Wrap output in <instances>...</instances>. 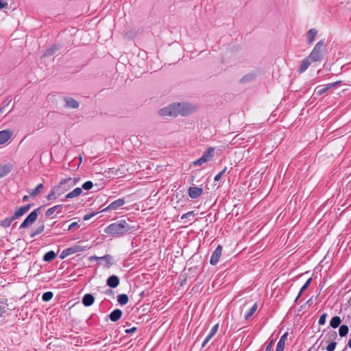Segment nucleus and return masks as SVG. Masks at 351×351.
I'll return each mask as SVG.
<instances>
[{
  "mask_svg": "<svg viewBox=\"0 0 351 351\" xmlns=\"http://www.w3.org/2000/svg\"><path fill=\"white\" fill-rule=\"evenodd\" d=\"M324 40H321L316 43L308 57L302 61L298 70L299 73H302L304 72L313 62H319L322 60L323 47H324Z\"/></svg>",
  "mask_w": 351,
  "mask_h": 351,
  "instance_id": "f257e3e1",
  "label": "nucleus"
},
{
  "mask_svg": "<svg viewBox=\"0 0 351 351\" xmlns=\"http://www.w3.org/2000/svg\"><path fill=\"white\" fill-rule=\"evenodd\" d=\"M131 230V226L125 219H121L108 225L104 229V232L110 236L119 237L130 232Z\"/></svg>",
  "mask_w": 351,
  "mask_h": 351,
  "instance_id": "f03ea898",
  "label": "nucleus"
},
{
  "mask_svg": "<svg viewBox=\"0 0 351 351\" xmlns=\"http://www.w3.org/2000/svg\"><path fill=\"white\" fill-rule=\"evenodd\" d=\"M80 181L79 177L69 178L62 180L59 185L53 188L51 193L49 194L48 199H53L62 194L64 191L68 189L75 186Z\"/></svg>",
  "mask_w": 351,
  "mask_h": 351,
  "instance_id": "7ed1b4c3",
  "label": "nucleus"
},
{
  "mask_svg": "<svg viewBox=\"0 0 351 351\" xmlns=\"http://www.w3.org/2000/svg\"><path fill=\"white\" fill-rule=\"evenodd\" d=\"M215 149L210 147L206 149L202 154V156L191 162V166H202L210 161L215 156Z\"/></svg>",
  "mask_w": 351,
  "mask_h": 351,
  "instance_id": "20e7f679",
  "label": "nucleus"
},
{
  "mask_svg": "<svg viewBox=\"0 0 351 351\" xmlns=\"http://www.w3.org/2000/svg\"><path fill=\"white\" fill-rule=\"evenodd\" d=\"M177 116H187L195 111V107L186 102L176 103Z\"/></svg>",
  "mask_w": 351,
  "mask_h": 351,
  "instance_id": "39448f33",
  "label": "nucleus"
},
{
  "mask_svg": "<svg viewBox=\"0 0 351 351\" xmlns=\"http://www.w3.org/2000/svg\"><path fill=\"white\" fill-rule=\"evenodd\" d=\"M176 103L171 104L158 110V114L162 117H172L177 116Z\"/></svg>",
  "mask_w": 351,
  "mask_h": 351,
  "instance_id": "423d86ee",
  "label": "nucleus"
},
{
  "mask_svg": "<svg viewBox=\"0 0 351 351\" xmlns=\"http://www.w3.org/2000/svg\"><path fill=\"white\" fill-rule=\"evenodd\" d=\"M41 209V207L32 211L21 224L19 228H26L31 224H32L38 217V211Z\"/></svg>",
  "mask_w": 351,
  "mask_h": 351,
  "instance_id": "0eeeda50",
  "label": "nucleus"
},
{
  "mask_svg": "<svg viewBox=\"0 0 351 351\" xmlns=\"http://www.w3.org/2000/svg\"><path fill=\"white\" fill-rule=\"evenodd\" d=\"M11 308H9L8 300L4 296H0V317L5 316V314H10Z\"/></svg>",
  "mask_w": 351,
  "mask_h": 351,
  "instance_id": "6e6552de",
  "label": "nucleus"
},
{
  "mask_svg": "<svg viewBox=\"0 0 351 351\" xmlns=\"http://www.w3.org/2000/svg\"><path fill=\"white\" fill-rule=\"evenodd\" d=\"M339 83V82H336L328 84L326 85L318 86L315 88L314 94L316 96H319V95L324 94V93H326L328 89L337 85Z\"/></svg>",
  "mask_w": 351,
  "mask_h": 351,
  "instance_id": "1a4fd4ad",
  "label": "nucleus"
},
{
  "mask_svg": "<svg viewBox=\"0 0 351 351\" xmlns=\"http://www.w3.org/2000/svg\"><path fill=\"white\" fill-rule=\"evenodd\" d=\"M221 254H222V247L219 245L212 254V256L210 259V263L212 265H217V263L219 261Z\"/></svg>",
  "mask_w": 351,
  "mask_h": 351,
  "instance_id": "9d476101",
  "label": "nucleus"
},
{
  "mask_svg": "<svg viewBox=\"0 0 351 351\" xmlns=\"http://www.w3.org/2000/svg\"><path fill=\"white\" fill-rule=\"evenodd\" d=\"M64 107L67 108L76 109L79 107V102L70 97H65L64 98Z\"/></svg>",
  "mask_w": 351,
  "mask_h": 351,
  "instance_id": "9b49d317",
  "label": "nucleus"
},
{
  "mask_svg": "<svg viewBox=\"0 0 351 351\" xmlns=\"http://www.w3.org/2000/svg\"><path fill=\"white\" fill-rule=\"evenodd\" d=\"M125 204V200L123 199H118L114 202H112L110 204H109L106 208L102 210V212H105L109 210H117L119 208L123 206Z\"/></svg>",
  "mask_w": 351,
  "mask_h": 351,
  "instance_id": "f8f14e48",
  "label": "nucleus"
},
{
  "mask_svg": "<svg viewBox=\"0 0 351 351\" xmlns=\"http://www.w3.org/2000/svg\"><path fill=\"white\" fill-rule=\"evenodd\" d=\"M12 136V132L10 130H4L0 131V145H3L8 141Z\"/></svg>",
  "mask_w": 351,
  "mask_h": 351,
  "instance_id": "ddd939ff",
  "label": "nucleus"
},
{
  "mask_svg": "<svg viewBox=\"0 0 351 351\" xmlns=\"http://www.w3.org/2000/svg\"><path fill=\"white\" fill-rule=\"evenodd\" d=\"M203 193L202 188L192 186L189 189V195L191 198L196 199L199 197Z\"/></svg>",
  "mask_w": 351,
  "mask_h": 351,
  "instance_id": "4468645a",
  "label": "nucleus"
},
{
  "mask_svg": "<svg viewBox=\"0 0 351 351\" xmlns=\"http://www.w3.org/2000/svg\"><path fill=\"white\" fill-rule=\"evenodd\" d=\"M33 204H28L27 205L23 206L18 209L16 210L14 214V218H19L23 216L25 213H26L32 207Z\"/></svg>",
  "mask_w": 351,
  "mask_h": 351,
  "instance_id": "2eb2a0df",
  "label": "nucleus"
},
{
  "mask_svg": "<svg viewBox=\"0 0 351 351\" xmlns=\"http://www.w3.org/2000/svg\"><path fill=\"white\" fill-rule=\"evenodd\" d=\"M317 30L315 28L310 29L306 33V43L308 45L312 44L317 35Z\"/></svg>",
  "mask_w": 351,
  "mask_h": 351,
  "instance_id": "dca6fc26",
  "label": "nucleus"
},
{
  "mask_svg": "<svg viewBox=\"0 0 351 351\" xmlns=\"http://www.w3.org/2000/svg\"><path fill=\"white\" fill-rule=\"evenodd\" d=\"M218 328H219V324H215L212 328V329L210 331L209 334L208 335V336L204 340V341L202 343V347H204L208 343V341L211 339V338L215 336V335L217 333V332L218 330Z\"/></svg>",
  "mask_w": 351,
  "mask_h": 351,
  "instance_id": "f3484780",
  "label": "nucleus"
},
{
  "mask_svg": "<svg viewBox=\"0 0 351 351\" xmlns=\"http://www.w3.org/2000/svg\"><path fill=\"white\" fill-rule=\"evenodd\" d=\"M11 164L0 165V178L8 175L12 169Z\"/></svg>",
  "mask_w": 351,
  "mask_h": 351,
  "instance_id": "a211bd4d",
  "label": "nucleus"
},
{
  "mask_svg": "<svg viewBox=\"0 0 351 351\" xmlns=\"http://www.w3.org/2000/svg\"><path fill=\"white\" fill-rule=\"evenodd\" d=\"M78 248H79L78 247H69V248L64 250L61 252V254L60 255V258L61 259H63L65 257L68 256L69 255L73 254L78 252Z\"/></svg>",
  "mask_w": 351,
  "mask_h": 351,
  "instance_id": "6ab92c4d",
  "label": "nucleus"
},
{
  "mask_svg": "<svg viewBox=\"0 0 351 351\" xmlns=\"http://www.w3.org/2000/svg\"><path fill=\"white\" fill-rule=\"evenodd\" d=\"M119 284V279L117 276H111L107 280V285L111 288L117 287Z\"/></svg>",
  "mask_w": 351,
  "mask_h": 351,
  "instance_id": "aec40b11",
  "label": "nucleus"
},
{
  "mask_svg": "<svg viewBox=\"0 0 351 351\" xmlns=\"http://www.w3.org/2000/svg\"><path fill=\"white\" fill-rule=\"evenodd\" d=\"M288 336V333L285 332L282 336L280 337V341L278 342L277 346H276V351H283L285 348V341L287 340Z\"/></svg>",
  "mask_w": 351,
  "mask_h": 351,
  "instance_id": "412c9836",
  "label": "nucleus"
},
{
  "mask_svg": "<svg viewBox=\"0 0 351 351\" xmlns=\"http://www.w3.org/2000/svg\"><path fill=\"white\" fill-rule=\"evenodd\" d=\"M95 298L91 294H86L82 298V303L86 306H91L94 302Z\"/></svg>",
  "mask_w": 351,
  "mask_h": 351,
  "instance_id": "4be33fe9",
  "label": "nucleus"
},
{
  "mask_svg": "<svg viewBox=\"0 0 351 351\" xmlns=\"http://www.w3.org/2000/svg\"><path fill=\"white\" fill-rule=\"evenodd\" d=\"M82 193V188L77 187L73 189L70 193H67L66 195V197L68 199L74 198L76 197L80 196Z\"/></svg>",
  "mask_w": 351,
  "mask_h": 351,
  "instance_id": "5701e85b",
  "label": "nucleus"
},
{
  "mask_svg": "<svg viewBox=\"0 0 351 351\" xmlns=\"http://www.w3.org/2000/svg\"><path fill=\"white\" fill-rule=\"evenodd\" d=\"M121 315H122V312L121 310H119V309L114 310L110 314V319L112 322H116L121 318Z\"/></svg>",
  "mask_w": 351,
  "mask_h": 351,
  "instance_id": "b1692460",
  "label": "nucleus"
},
{
  "mask_svg": "<svg viewBox=\"0 0 351 351\" xmlns=\"http://www.w3.org/2000/svg\"><path fill=\"white\" fill-rule=\"evenodd\" d=\"M15 219H16L14 218V215H13L12 217L5 218L3 220H2L1 221L0 224L3 228H8L11 225L12 222L13 221H14Z\"/></svg>",
  "mask_w": 351,
  "mask_h": 351,
  "instance_id": "393cba45",
  "label": "nucleus"
},
{
  "mask_svg": "<svg viewBox=\"0 0 351 351\" xmlns=\"http://www.w3.org/2000/svg\"><path fill=\"white\" fill-rule=\"evenodd\" d=\"M340 324L341 319L339 317L337 316L333 317L330 322V325L333 328H337Z\"/></svg>",
  "mask_w": 351,
  "mask_h": 351,
  "instance_id": "a878e982",
  "label": "nucleus"
},
{
  "mask_svg": "<svg viewBox=\"0 0 351 351\" xmlns=\"http://www.w3.org/2000/svg\"><path fill=\"white\" fill-rule=\"evenodd\" d=\"M117 301L121 305H125L128 302V297L126 294H120L117 297Z\"/></svg>",
  "mask_w": 351,
  "mask_h": 351,
  "instance_id": "bb28decb",
  "label": "nucleus"
},
{
  "mask_svg": "<svg viewBox=\"0 0 351 351\" xmlns=\"http://www.w3.org/2000/svg\"><path fill=\"white\" fill-rule=\"evenodd\" d=\"M95 258L103 260L108 265H110L112 264V258L110 255H106L101 257H95Z\"/></svg>",
  "mask_w": 351,
  "mask_h": 351,
  "instance_id": "cd10ccee",
  "label": "nucleus"
},
{
  "mask_svg": "<svg viewBox=\"0 0 351 351\" xmlns=\"http://www.w3.org/2000/svg\"><path fill=\"white\" fill-rule=\"evenodd\" d=\"M348 327L346 325H341L339 329V334L341 337H344L348 334Z\"/></svg>",
  "mask_w": 351,
  "mask_h": 351,
  "instance_id": "c85d7f7f",
  "label": "nucleus"
},
{
  "mask_svg": "<svg viewBox=\"0 0 351 351\" xmlns=\"http://www.w3.org/2000/svg\"><path fill=\"white\" fill-rule=\"evenodd\" d=\"M311 281H312L311 278H310L307 280V281L305 282V284L300 289V291L299 292L298 297L296 298V300H298V298L301 295V294L308 288V287L311 284Z\"/></svg>",
  "mask_w": 351,
  "mask_h": 351,
  "instance_id": "c756f323",
  "label": "nucleus"
},
{
  "mask_svg": "<svg viewBox=\"0 0 351 351\" xmlns=\"http://www.w3.org/2000/svg\"><path fill=\"white\" fill-rule=\"evenodd\" d=\"M56 256V254L53 251H49L45 253V261H50L53 260Z\"/></svg>",
  "mask_w": 351,
  "mask_h": 351,
  "instance_id": "7c9ffc66",
  "label": "nucleus"
},
{
  "mask_svg": "<svg viewBox=\"0 0 351 351\" xmlns=\"http://www.w3.org/2000/svg\"><path fill=\"white\" fill-rule=\"evenodd\" d=\"M43 230H44V225L40 226L39 227H38L36 228V230H34V232H32V234H30V237L32 238H34L36 235L40 234Z\"/></svg>",
  "mask_w": 351,
  "mask_h": 351,
  "instance_id": "2f4dec72",
  "label": "nucleus"
},
{
  "mask_svg": "<svg viewBox=\"0 0 351 351\" xmlns=\"http://www.w3.org/2000/svg\"><path fill=\"white\" fill-rule=\"evenodd\" d=\"M257 309V304H254L252 307L250 308V312L248 313H247L246 315H245V318L246 319H247L248 318H250L254 313L255 311H256Z\"/></svg>",
  "mask_w": 351,
  "mask_h": 351,
  "instance_id": "473e14b6",
  "label": "nucleus"
},
{
  "mask_svg": "<svg viewBox=\"0 0 351 351\" xmlns=\"http://www.w3.org/2000/svg\"><path fill=\"white\" fill-rule=\"evenodd\" d=\"M43 184H38L34 189H33L30 192L31 195L36 196L40 191V190L43 188Z\"/></svg>",
  "mask_w": 351,
  "mask_h": 351,
  "instance_id": "72a5a7b5",
  "label": "nucleus"
},
{
  "mask_svg": "<svg viewBox=\"0 0 351 351\" xmlns=\"http://www.w3.org/2000/svg\"><path fill=\"white\" fill-rule=\"evenodd\" d=\"M93 186V182L90 181H87L82 184V189H83L84 190L88 191V190L91 189Z\"/></svg>",
  "mask_w": 351,
  "mask_h": 351,
  "instance_id": "f704fd0d",
  "label": "nucleus"
},
{
  "mask_svg": "<svg viewBox=\"0 0 351 351\" xmlns=\"http://www.w3.org/2000/svg\"><path fill=\"white\" fill-rule=\"evenodd\" d=\"M226 170H227V168L225 167L221 171H220L219 173H217L214 178L215 181H216V182L219 181L221 178V177L224 175Z\"/></svg>",
  "mask_w": 351,
  "mask_h": 351,
  "instance_id": "c9c22d12",
  "label": "nucleus"
},
{
  "mask_svg": "<svg viewBox=\"0 0 351 351\" xmlns=\"http://www.w3.org/2000/svg\"><path fill=\"white\" fill-rule=\"evenodd\" d=\"M336 348V343L331 342L330 343L326 348L327 351H333Z\"/></svg>",
  "mask_w": 351,
  "mask_h": 351,
  "instance_id": "e433bc0d",
  "label": "nucleus"
},
{
  "mask_svg": "<svg viewBox=\"0 0 351 351\" xmlns=\"http://www.w3.org/2000/svg\"><path fill=\"white\" fill-rule=\"evenodd\" d=\"M97 214V213H90V214H86V215H85L84 216L83 219L84 221H88V220L90 219L96 215Z\"/></svg>",
  "mask_w": 351,
  "mask_h": 351,
  "instance_id": "4c0bfd02",
  "label": "nucleus"
},
{
  "mask_svg": "<svg viewBox=\"0 0 351 351\" xmlns=\"http://www.w3.org/2000/svg\"><path fill=\"white\" fill-rule=\"evenodd\" d=\"M326 314H323L322 315H321L319 319V324L320 325H324L326 323Z\"/></svg>",
  "mask_w": 351,
  "mask_h": 351,
  "instance_id": "58836bf2",
  "label": "nucleus"
},
{
  "mask_svg": "<svg viewBox=\"0 0 351 351\" xmlns=\"http://www.w3.org/2000/svg\"><path fill=\"white\" fill-rule=\"evenodd\" d=\"M58 208V206H53V207H52V208H51L48 209V210H47V212L45 213V214H46L47 215H51L54 213V211H55Z\"/></svg>",
  "mask_w": 351,
  "mask_h": 351,
  "instance_id": "ea45409f",
  "label": "nucleus"
},
{
  "mask_svg": "<svg viewBox=\"0 0 351 351\" xmlns=\"http://www.w3.org/2000/svg\"><path fill=\"white\" fill-rule=\"evenodd\" d=\"M53 293L51 291L45 292V302L50 300L53 298Z\"/></svg>",
  "mask_w": 351,
  "mask_h": 351,
  "instance_id": "a19ab883",
  "label": "nucleus"
},
{
  "mask_svg": "<svg viewBox=\"0 0 351 351\" xmlns=\"http://www.w3.org/2000/svg\"><path fill=\"white\" fill-rule=\"evenodd\" d=\"M78 227H79V223H78V222H73V223H71L69 225L68 230H73V229L77 228H78Z\"/></svg>",
  "mask_w": 351,
  "mask_h": 351,
  "instance_id": "79ce46f5",
  "label": "nucleus"
},
{
  "mask_svg": "<svg viewBox=\"0 0 351 351\" xmlns=\"http://www.w3.org/2000/svg\"><path fill=\"white\" fill-rule=\"evenodd\" d=\"M191 216H195V214H194V212L193 211H190V212H188L186 214H184L182 216V219H184V218H187V217H189Z\"/></svg>",
  "mask_w": 351,
  "mask_h": 351,
  "instance_id": "37998d69",
  "label": "nucleus"
},
{
  "mask_svg": "<svg viewBox=\"0 0 351 351\" xmlns=\"http://www.w3.org/2000/svg\"><path fill=\"white\" fill-rule=\"evenodd\" d=\"M8 7V3L4 2L3 0H0V8H5Z\"/></svg>",
  "mask_w": 351,
  "mask_h": 351,
  "instance_id": "c03bdc74",
  "label": "nucleus"
},
{
  "mask_svg": "<svg viewBox=\"0 0 351 351\" xmlns=\"http://www.w3.org/2000/svg\"><path fill=\"white\" fill-rule=\"evenodd\" d=\"M272 348V341L266 347V351H270Z\"/></svg>",
  "mask_w": 351,
  "mask_h": 351,
  "instance_id": "a18cd8bd",
  "label": "nucleus"
},
{
  "mask_svg": "<svg viewBox=\"0 0 351 351\" xmlns=\"http://www.w3.org/2000/svg\"><path fill=\"white\" fill-rule=\"evenodd\" d=\"M135 330H136V328L133 327V328H130V329H127V330H125V332H126L127 333H129V332H134V331H135Z\"/></svg>",
  "mask_w": 351,
  "mask_h": 351,
  "instance_id": "49530a36",
  "label": "nucleus"
},
{
  "mask_svg": "<svg viewBox=\"0 0 351 351\" xmlns=\"http://www.w3.org/2000/svg\"><path fill=\"white\" fill-rule=\"evenodd\" d=\"M29 199V197L28 195H25L23 197V202H27Z\"/></svg>",
  "mask_w": 351,
  "mask_h": 351,
  "instance_id": "de8ad7c7",
  "label": "nucleus"
},
{
  "mask_svg": "<svg viewBox=\"0 0 351 351\" xmlns=\"http://www.w3.org/2000/svg\"><path fill=\"white\" fill-rule=\"evenodd\" d=\"M348 346L351 348V339L349 340Z\"/></svg>",
  "mask_w": 351,
  "mask_h": 351,
  "instance_id": "09e8293b",
  "label": "nucleus"
},
{
  "mask_svg": "<svg viewBox=\"0 0 351 351\" xmlns=\"http://www.w3.org/2000/svg\"><path fill=\"white\" fill-rule=\"evenodd\" d=\"M3 108H4V107L0 108V113L3 111Z\"/></svg>",
  "mask_w": 351,
  "mask_h": 351,
  "instance_id": "8fccbe9b",
  "label": "nucleus"
},
{
  "mask_svg": "<svg viewBox=\"0 0 351 351\" xmlns=\"http://www.w3.org/2000/svg\"><path fill=\"white\" fill-rule=\"evenodd\" d=\"M41 299H42V300H43V301H44V294H43V295H42V296H41Z\"/></svg>",
  "mask_w": 351,
  "mask_h": 351,
  "instance_id": "3c124183",
  "label": "nucleus"
},
{
  "mask_svg": "<svg viewBox=\"0 0 351 351\" xmlns=\"http://www.w3.org/2000/svg\"><path fill=\"white\" fill-rule=\"evenodd\" d=\"M121 174H122V173H121L120 174L118 173H117V175L119 176H121Z\"/></svg>",
  "mask_w": 351,
  "mask_h": 351,
  "instance_id": "603ef678",
  "label": "nucleus"
},
{
  "mask_svg": "<svg viewBox=\"0 0 351 351\" xmlns=\"http://www.w3.org/2000/svg\"><path fill=\"white\" fill-rule=\"evenodd\" d=\"M53 51L49 52V54H52Z\"/></svg>",
  "mask_w": 351,
  "mask_h": 351,
  "instance_id": "864d4df0",
  "label": "nucleus"
}]
</instances>
